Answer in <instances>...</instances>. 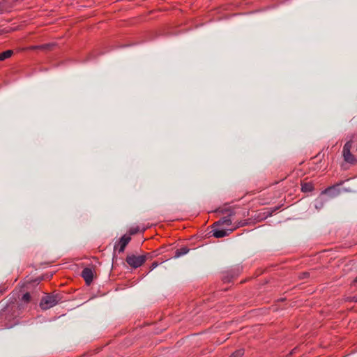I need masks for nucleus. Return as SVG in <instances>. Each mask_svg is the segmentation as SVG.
<instances>
[{"label": "nucleus", "mask_w": 357, "mask_h": 357, "mask_svg": "<svg viewBox=\"0 0 357 357\" xmlns=\"http://www.w3.org/2000/svg\"><path fill=\"white\" fill-rule=\"evenodd\" d=\"M24 310L22 303H9L0 312V317L4 320V326L7 328H13L19 323L18 318Z\"/></svg>", "instance_id": "nucleus-1"}, {"label": "nucleus", "mask_w": 357, "mask_h": 357, "mask_svg": "<svg viewBox=\"0 0 357 357\" xmlns=\"http://www.w3.org/2000/svg\"><path fill=\"white\" fill-rule=\"evenodd\" d=\"M63 301V296L54 291L51 294H45L40 300L39 306L43 310H47L56 305Z\"/></svg>", "instance_id": "nucleus-2"}, {"label": "nucleus", "mask_w": 357, "mask_h": 357, "mask_svg": "<svg viewBox=\"0 0 357 357\" xmlns=\"http://www.w3.org/2000/svg\"><path fill=\"white\" fill-rule=\"evenodd\" d=\"M344 183V181H341L332 186L328 187L324 191L321 192V195H328L330 198H333L338 196L340 193L344 192H351V190L345 188H341V185Z\"/></svg>", "instance_id": "nucleus-3"}, {"label": "nucleus", "mask_w": 357, "mask_h": 357, "mask_svg": "<svg viewBox=\"0 0 357 357\" xmlns=\"http://www.w3.org/2000/svg\"><path fill=\"white\" fill-rule=\"evenodd\" d=\"M242 271V267L236 266L222 273V280L224 283H229L237 278Z\"/></svg>", "instance_id": "nucleus-4"}, {"label": "nucleus", "mask_w": 357, "mask_h": 357, "mask_svg": "<svg viewBox=\"0 0 357 357\" xmlns=\"http://www.w3.org/2000/svg\"><path fill=\"white\" fill-rule=\"evenodd\" d=\"M131 241V237L129 235H123L114 245L113 260L116 258L115 252L118 251L119 253L123 252L128 244Z\"/></svg>", "instance_id": "nucleus-5"}, {"label": "nucleus", "mask_w": 357, "mask_h": 357, "mask_svg": "<svg viewBox=\"0 0 357 357\" xmlns=\"http://www.w3.org/2000/svg\"><path fill=\"white\" fill-rule=\"evenodd\" d=\"M126 261L132 268H137L146 262V257L143 256V255L139 256H136L133 254L128 255Z\"/></svg>", "instance_id": "nucleus-6"}, {"label": "nucleus", "mask_w": 357, "mask_h": 357, "mask_svg": "<svg viewBox=\"0 0 357 357\" xmlns=\"http://www.w3.org/2000/svg\"><path fill=\"white\" fill-rule=\"evenodd\" d=\"M81 276L84 280L86 284L90 285L94 278V271L91 268L86 267L82 270Z\"/></svg>", "instance_id": "nucleus-7"}, {"label": "nucleus", "mask_w": 357, "mask_h": 357, "mask_svg": "<svg viewBox=\"0 0 357 357\" xmlns=\"http://www.w3.org/2000/svg\"><path fill=\"white\" fill-rule=\"evenodd\" d=\"M282 205H279L275 207H271L269 208H267V211L263 213H259L257 217L255 218V220L256 222H261L268 217H270L273 215V213L277 211L278 209L281 208Z\"/></svg>", "instance_id": "nucleus-8"}, {"label": "nucleus", "mask_w": 357, "mask_h": 357, "mask_svg": "<svg viewBox=\"0 0 357 357\" xmlns=\"http://www.w3.org/2000/svg\"><path fill=\"white\" fill-rule=\"evenodd\" d=\"M236 212H231L227 216H225L220 219L218 221L213 223L212 227H216L218 226H221L225 225L227 226H230L232 223L231 216L234 215Z\"/></svg>", "instance_id": "nucleus-9"}, {"label": "nucleus", "mask_w": 357, "mask_h": 357, "mask_svg": "<svg viewBox=\"0 0 357 357\" xmlns=\"http://www.w3.org/2000/svg\"><path fill=\"white\" fill-rule=\"evenodd\" d=\"M213 229L210 232L212 233V236L215 238H222L227 236H229V234H231L234 229H219L216 227H213Z\"/></svg>", "instance_id": "nucleus-10"}, {"label": "nucleus", "mask_w": 357, "mask_h": 357, "mask_svg": "<svg viewBox=\"0 0 357 357\" xmlns=\"http://www.w3.org/2000/svg\"><path fill=\"white\" fill-rule=\"evenodd\" d=\"M13 6V0H3L0 1V14L4 12H8Z\"/></svg>", "instance_id": "nucleus-11"}, {"label": "nucleus", "mask_w": 357, "mask_h": 357, "mask_svg": "<svg viewBox=\"0 0 357 357\" xmlns=\"http://www.w3.org/2000/svg\"><path fill=\"white\" fill-rule=\"evenodd\" d=\"M165 247L162 246V247L160 248L159 249L152 251L151 252H146V254L143 255V256L146 257V261L147 259H152L154 257H156L157 256H158L159 255L163 253L165 251Z\"/></svg>", "instance_id": "nucleus-12"}, {"label": "nucleus", "mask_w": 357, "mask_h": 357, "mask_svg": "<svg viewBox=\"0 0 357 357\" xmlns=\"http://www.w3.org/2000/svg\"><path fill=\"white\" fill-rule=\"evenodd\" d=\"M326 202H327V199H325L324 195L321 194V195L315 200V208L318 210H320L323 208Z\"/></svg>", "instance_id": "nucleus-13"}, {"label": "nucleus", "mask_w": 357, "mask_h": 357, "mask_svg": "<svg viewBox=\"0 0 357 357\" xmlns=\"http://www.w3.org/2000/svg\"><path fill=\"white\" fill-rule=\"evenodd\" d=\"M145 230H146V228H142L141 229L139 226L132 227L128 229L126 234L129 235V236L131 237V236L135 235L139 232L143 233V232H144Z\"/></svg>", "instance_id": "nucleus-14"}, {"label": "nucleus", "mask_w": 357, "mask_h": 357, "mask_svg": "<svg viewBox=\"0 0 357 357\" xmlns=\"http://www.w3.org/2000/svg\"><path fill=\"white\" fill-rule=\"evenodd\" d=\"M189 251H190V249L188 247H186V246L181 247V248L176 250V251L174 252V257L178 258V257L187 254Z\"/></svg>", "instance_id": "nucleus-15"}, {"label": "nucleus", "mask_w": 357, "mask_h": 357, "mask_svg": "<svg viewBox=\"0 0 357 357\" xmlns=\"http://www.w3.org/2000/svg\"><path fill=\"white\" fill-rule=\"evenodd\" d=\"M342 152L344 160L349 163L354 164V162L356 161V159L354 155L351 153V151Z\"/></svg>", "instance_id": "nucleus-16"}, {"label": "nucleus", "mask_w": 357, "mask_h": 357, "mask_svg": "<svg viewBox=\"0 0 357 357\" xmlns=\"http://www.w3.org/2000/svg\"><path fill=\"white\" fill-rule=\"evenodd\" d=\"M314 190V185L311 182L302 183L301 191L303 192H310Z\"/></svg>", "instance_id": "nucleus-17"}, {"label": "nucleus", "mask_w": 357, "mask_h": 357, "mask_svg": "<svg viewBox=\"0 0 357 357\" xmlns=\"http://www.w3.org/2000/svg\"><path fill=\"white\" fill-rule=\"evenodd\" d=\"M31 301V295L29 292L25 293L21 300L20 301H15L14 303H22L24 305V308L26 307V305L28 304Z\"/></svg>", "instance_id": "nucleus-18"}, {"label": "nucleus", "mask_w": 357, "mask_h": 357, "mask_svg": "<svg viewBox=\"0 0 357 357\" xmlns=\"http://www.w3.org/2000/svg\"><path fill=\"white\" fill-rule=\"evenodd\" d=\"M214 212L220 213H222V214H227L228 215L229 213L236 212V211H234V208H232L231 207H226L225 206V207H222V208L220 207V208L215 209L214 211Z\"/></svg>", "instance_id": "nucleus-19"}, {"label": "nucleus", "mask_w": 357, "mask_h": 357, "mask_svg": "<svg viewBox=\"0 0 357 357\" xmlns=\"http://www.w3.org/2000/svg\"><path fill=\"white\" fill-rule=\"evenodd\" d=\"M54 45H55L54 43H47V44H43V45H38V46H34L33 48L49 51V50H51Z\"/></svg>", "instance_id": "nucleus-20"}, {"label": "nucleus", "mask_w": 357, "mask_h": 357, "mask_svg": "<svg viewBox=\"0 0 357 357\" xmlns=\"http://www.w3.org/2000/svg\"><path fill=\"white\" fill-rule=\"evenodd\" d=\"M13 54V51L11 50H6L0 53V61H4L10 58Z\"/></svg>", "instance_id": "nucleus-21"}, {"label": "nucleus", "mask_w": 357, "mask_h": 357, "mask_svg": "<svg viewBox=\"0 0 357 357\" xmlns=\"http://www.w3.org/2000/svg\"><path fill=\"white\" fill-rule=\"evenodd\" d=\"M250 223H251L250 219H246V220H243L238 221L236 223V226H235V227L233 229L234 230L236 228L246 226L248 225H250Z\"/></svg>", "instance_id": "nucleus-22"}, {"label": "nucleus", "mask_w": 357, "mask_h": 357, "mask_svg": "<svg viewBox=\"0 0 357 357\" xmlns=\"http://www.w3.org/2000/svg\"><path fill=\"white\" fill-rule=\"evenodd\" d=\"M244 355V349H240L233 352L229 357H242Z\"/></svg>", "instance_id": "nucleus-23"}, {"label": "nucleus", "mask_w": 357, "mask_h": 357, "mask_svg": "<svg viewBox=\"0 0 357 357\" xmlns=\"http://www.w3.org/2000/svg\"><path fill=\"white\" fill-rule=\"evenodd\" d=\"M351 144H352V142L351 141H349L347 142H346V144H344V147H343V151H351Z\"/></svg>", "instance_id": "nucleus-24"}, {"label": "nucleus", "mask_w": 357, "mask_h": 357, "mask_svg": "<svg viewBox=\"0 0 357 357\" xmlns=\"http://www.w3.org/2000/svg\"><path fill=\"white\" fill-rule=\"evenodd\" d=\"M309 277H310V273L309 272H303L299 275V278L302 279V280L306 279V278H307Z\"/></svg>", "instance_id": "nucleus-25"}, {"label": "nucleus", "mask_w": 357, "mask_h": 357, "mask_svg": "<svg viewBox=\"0 0 357 357\" xmlns=\"http://www.w3.org/2000/svg\"><path fill=\"white\" fill-rule=\"evenodd\" d=\"M158 266V261H153L151 265V267H150V270L152 271L155 268H156L157 266Z\"/></svg>", "instance_id": "nucleus-26"}, {"label": "nucleus", "mask_w": 357, "mask_h": 357, "mask_svg": "<svg viewBox=\"0 0 357 357\" xmlns=\"http://www.w3.org/2000/svg\"><path fill=\"white\" fill-rule=\"evenodd\" d=\"M42 280H43L42 278H38L33 282L37 283V284H39Z\"/></svg>", "instance_id": "nucleus-27"}, {"label": "nucleus", "mask_w": 357, "mask_h": 357, "mask_svg": "<svg viewBox=\"0 0 357 357\" xmlns=\"http://www.w3.org/2000/svg\"><path fill=\"white\" fill-rule=\"evenodd\" d=\"M351 301L357 303V296H353Z\"/></svg>", "instance_id": "nucleus-28"}, {"label": "nucleus", "mask_w": 357, "mask_h": 357, "mask_svg": "<svg viewBox=\"0 0 357 357\" xmlns=\"http://www.w3.org/2000/svg\"><path fill=\"white\" fill-rule=\"evenodd\" d=\"M5 291V289H0V295H2Z\"/></svg>", "instance_id": "nucleus-29"}, {"label": "nucleus", "mask_w": 357, "mask_h": 357, "mask_svg": "<svg viewBox=\"0 0 357 357\" xmlns=\"http://www.w3.org/2000/svg\"><path fill=\"white\" fill-rule=\"evenodd\" d=\"M354 282H357V276L356 277V278L354 279Z\"/></svg>", "instance_id": "nucleus-30"}, {"label": "nucleus", "mask_w": 357, "mask_h": 357, "mask_svg": "<svg viewBox=\"0 0 357 357\" xmlns=\"http://www.w3.org/2000/svg\"><path fill=\"white\" fill-rule=\"evenodd\" d=\"M248 214H249V212H247V215H245V213H243V216L248 215Z\"/></svg>", "instance_id": "nucleus-31"}]
</instances>
